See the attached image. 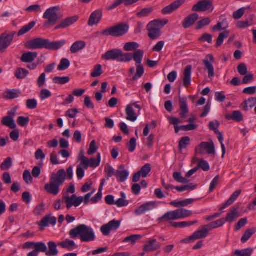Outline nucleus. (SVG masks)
Returning <instances> with one entry per match:
<instances>
[{
  "label": "nucleus",
  "instance_id": "nucleus-15",
  "mask_svg": "<svg viewBox=\"0 0 256 256\" xmlns=\"http://www.w3.org/2000/svg\"><path fill=\"white\" fill-rule=\"evenodd\" d=\"M130 174L128 170L124 169V165H120L115 172V176L118 182H126Z\"/></svg>",
  "mask_w": 256,
  "mask_h": 256
},
{
  "label": "nucleus",
  "instance_id": "nucleus-4",
  "mask_svg": "<svg viewBox=\"0 0 256 256\" xmlns=\"http://www.w3.org/2000/svg\"><path fill=\"white\" fill-rule=\"evenodd\" d=\"M102 58L106 60H116L120 62H128L131 61L130 54L124 53L120 49L114 48L108 50L102 56Z\"/></svg>",
  "mask_w": 256,
  "mask_h": 256
},
{
  "label": "nucleus",
  "instance_id": "nucleus-55",
  "mask_svg": "<svg viewBox=\"0 0 256 256\" xmlns=\"http://www.w3.org/2000/svg\"><path fill=\"white\" fill-rule=\"evenodd\" d=\"M12 160L10 157L7 158L0 164V168L2 170H6L10 168L12 166Z\"/></svg>",
  "mask_w": 256,
  "mask_h": 256
},
{
  "label": "nucleus",
  "instance_id": "nucleus-64",
  "mask_svg": "<svg viewBox=\"0 0 256 256\" xmlns=\"http://www.w3.org/2000/svg\"><path fill=\"white\" fill-rule=\"evenodd\" d=\"M237 69L238 73L242 76H244L248 73V68L245 64H240L238 66Z\"/></svg>",
  "mask_w": 256,
  "mask_h": 256
},
{
  "label": "nucleus",
  "instance_id": "nucleus-31",
  "mask_svg": "<svg viewBox=\"0 0 256 256\" xmlns=\"http://www.w3.org/2000/svg\"><path fill=\"white\" fill-rule=\"evenodd\" d=\"M2 124L13 129L16 128V125L14 120V118L12 116H4L1 120Z\"/></svg>",
  "mask_w": 256,
  "mask_h": 256
},
{
  "label": "nucleus",
  "instance_id": "nucleus-11",
  "mask_svg": "<svg viewBox=\"0 0 256 256\" xmlns=\"http://www.w3.org/2000/svg\"><path fill=\"white\" fill-rule=\"evenodd\" d=\"M212 2L210 0H202L194 4L192 10L193 12H206L212 8Z\"/></svg>",
  "mask_w": 256,
  "mask_h": 256
},
{
  "label": "nucleus",
  "instance_id": "nucleus-46",
  "mask_svg": "<svg viewBox=\"0 0 256 256\" xmlns=\"http://www.w3.org/2000/svg\"><path fill=\"white\" fill-rule=\"evenodd\" d=\"M177 212L178 213V218L182 219L185 218H188L192 215V212L190 210L183 209V208H179L177 209Z\"/></svg>",
  "mask_w": 256,
  "mask_h": 256
},
{
  "label": "nucleus",
  "instance_id": "nucleus-63",
  "mask_svg": "<svg viewBox=\"0 0 256 256\" xmlns=\"http://www.w3.org/2000/svg\"><path fill=\"white\" fill-rule=\"evenodd\" d=\"M23 178L26 184H32V177L28 170H25L23 174Z\"/></svg>",
  "mask_w": 256,
  "mask_h": 256
},
{
  "label": "nucleus",
  "instance_id": "nucleus-18",
  "mask_svg": "<svg viewBox=\"0 0 256 256\" xmlns=\"http://www.w3.org/2000/svg\"><path fill=\"white\" fill-rule=\"evenodd\" d=\"M214 62V58L212 55L208 54L207 58L204 60L203 62L205 66V69L208 70V77L212 78L214 76V66L211 64Z\"/></svg>",
  "mask_w": 256,
  "mask_h": 256
},
{
  "label": "nucleus",
  "instance_id": "nucleus-59",
  "mask_svg": "<svg viewBox=\"0 0 256 256\" xmlns=\"http://www.w3.org/2000/svg\"><path fill=\"white\" fill-rule=\"evenodd\" d=\"M136 146V140L134 138H130L129 142L128 144V148L130 152H134Z\"/></svg>",
  "mask_w": 256,
  "mask_h": 256
},
{
  "label": "nucleus",
  "instance_id": "nucleus-43",
  "mask_svg": "<svg viewBox=\"0 0 256 256\" xmlns=\"http://www.w3.org/2000/svg\"><path fill=\"white\" fill-rule=\"evenodd\" d=\"M101 160V156L100 153L96 155V158H92L89 160V166L96 168L100 166Z\"/></svg>",
  "mask_w": 256,
  "mask_h": 256
},
{
  "label": "nucleus",
  "instance_id": "nucleus-45",
  "mask_svg": "<svg viewBox=\"0 0 256 256\" xmlns=\"http://www.w3.org/2000/svg\"><path fill=\"white\" fill-rule=\"evenodd\" d=\"M256 104V98H251L248 100L244 101L242 104V106L245 110H247L248 107L252 108Z\"/></svg>",
  "mask_w": 256,
  "mask_h": 256
},
{
  "label": "nucleus",
  "instance_id": "nucleus-22",
  "mask_svg": "<svg viewBox=\"0 0 256 256\" xmlns=\"http://www.w3.org/2000/svg\"><path fill=\"white\" fill-rule=\"evenodd\" d=\"M239 206H235L232 208L228 212L224 220L225 222H232L236 219L239 217V212L238 210Z\"/></svg>",
  "mask_w": 256,
  "mask_h": 256
},
{
  "label": "nucleus",
  "instance_id": "nucleus-56",
  "mask_svg": "<svg viewBox=\"0 0 256 256\" xmlns=\"http://www.w3.org/2000/svg\"><path fill=\"white\" fill-rule=\"evenodd\" d=\"M211 20L209 18H204L198 22L196 27V30H200L203 26L208 25Z\"/></svg>",
  "mask_w": 256,
  "mask_h": 256
},
{
  "label": "nucleus",
  "instance_id": "nucleus-54",
  "mask_svg": "<svg viewBox=\"0 0 256 256\" xmlns=\"http://www.w3.org/2000/svg\"><path fill=\"white\" fill-rule=\"evenodd\" d=\"M142 238V236L140 234H134L131 235L130 236H127L126 238H124L122 242H130L132 244H134L136 242V240L138 239H140Z\"/></svg>",
  "mask_w": 256,
  "mask_h": 256
},
{
  "label": "nucleus",
  "instance_id": "nucleus-19",
  "mask_svg": "<svg viewBox=\"0 0 256 256\" xmlns=\"http://www.w3.org/2000/svg\"><path fill=\"white\" fill-rule=\"evenodd\" d=\"M56 223V218L54 216H52L50 214L46 215L40 222H38V224L40 228V230H43L44 228L46 227L48 224L54 226Z\"/></svg>",
  "mask_w": 256,
  "mask_h": 256
},
{
  "label": "nucleus",
  "instance_id": "nucleus-3",
  "mask_svg": "<svg viewBox=\"0 0 256 256\" xmlns=\"http://www.w3.org/2000/svg\"><path fill=\"white\" fill-rule=\"evenodd\" d=\"M72 238L75 239L80 237L82 242H90L94 241L96 235L94 230L90 226L84 224L78 226L76 228L72 229L69 232Z\"/></svg>",
  "mask_w": 256,
  "mask_h": 256
},
{
  "label": "nucleus",
  "instance_id": "nucleus-33",
  "mask_svg": "<svg viewBox=\"0 0 256 256\" xmlns=\"http://www.w3.org/2000/svg\"><path fill=\"white\" fill-rule=\"evenodd\" d=\"M49 250L46 252V255L47 256H55L58 253L57 249L56 244L54 242H49L48 244Z\"/></svg>",
  "mask_w": 256,
  "mask_h": 256
},
{
  "label": "nucleus",
  "instance_id": "nucleus-39",
  "mask_svg": "<svg viewBox=\"0 0 256 256\" xmlns=\"http://www.w3.org/2000/svg\"><path fill=\"white\" fill-rule=\"evenodd\" d=\"M173 178L174 180L181 184H188L189 182V180L182 176V173L178 172H176L173 173Z\"/></svg>",
  "mask_w": 256,
  "mask_h": 256
},
{
  "label": "nucleus",
  "instance_id": "nucleus-25",
  "mask_svg": "<svg viewBox=\"0 0 256 256\" xmlns=\"http://www.w3.org/2000/svg\"><path fill=\"white\" fill-rule=\"evenodd\" d=\"M78 16H77L69 17L62 21L60 24L55 27L54 29L58 30L60 28H66L74 24L78 20Z\"/></svg>",
  "mask_w": 256,
  "mask_h": 256
},
{
  "label": "nucleus",
  "instance_id": "nucleus-61",
  "mask_svg": "<svg viewBox=\"0 0 256 256\" xmlns=\"http://www.w3.org/2000/svg\"><path fill=\"white\" fill-rule=\"evenodd\" d=\"M26 11L27 12H41L42 10L40 8V6L39 4H34L30 6L26 9Z\"/></svg>",
  "mask_w": 256,
  "mask_h": 256
},
{
  "label": "nucleus",
  "instance_id": "nucleus-49",
  "mask_svg": "<svg viewBox=\"0 0 256 256\" xmlns=\"http://www.w3.org/2000/svg\"><path fill=\"white\" fill-rule=\"evenodd\" d=\"M151 165L150 164H146L140 169L139 172L142 174L143 178L147 177L148 174L151 171Z\"/></svg>",
  "mask_w": 256,
  "mask_h": 256
},
{
  "label": "nucleus",
  "instance_id": "nucleus-17",
  "mask_svg": "<svg viewBox=\"0 0 256 256\" xmlns=\"http://www.w3.org/2000/svg\"><path fill=\"white\" fill-rule=\"evenodd\" d=\"M185 1L186 0H176L170 5L163 8L162 12L164 14H170L180 8Z\"/></svg>",
  "mask_w": 256,
  "mask_h": 256
},
{
  "label": "nucleus",
  "instance_id": "nucleus-14",
  "mask_svg": "<svg viewBox=\"0 0 256 256\" xmlns=\"http://www.w3.org/2000/svg\"><path fill=\"white\" fill-rule=\"evenodd\" d=\"M180 90H179V102H180V118L182 119L186 118L187 116V114L188 112V108L187 104L188 99L186 96H180Z\"/></svg>",
  "mask_w": 256,
  "mask_h": 256
},
{
  "label": "nucleus",
  "instance_id": "nucleus-24",
  "mask_svg": "<svg viewBox=\"0 0 256 256\" xmlns=\"http://www.w3.org/2000/svg\"><path fill=\"white\" fill-rule=\"evenodd\" d=\"M162 244L157 242L156 239L149 240L144 246V250L146 252H153L160 248Z\"/></svg>",
  "mask_w": 256,
  "mask_h": 256
},
{
  "label": "nucleus",
  "instance_id": "nucleus-1",
  "mask_svg": "<svg viewBox=\"0 0 256 256\" xmlns=\"http://www.w3.org/2000/svg\"><path fill=\"white\" fill-rule=\"evenodd\" d=\"M66 43L64 40L58 42H50L48 39L38 38L28 41L24 44L28 50H37L46 48L50 50H58Z\"/></svg>",
  "mask_w": 256,
  "mask_h": 256
},
{
  "label": "nucleus",
  "instance_id": "nucleus-34",
  "mask_svg": "<svg viewBox=\"0 0 256 256\" xmlns=\"http://www.w3.org/2000/svg\"><path fill=\"white\" fill-rule=\"evenodd\" d=\"M253 16H250L247 18L246 21H238L236 22V26L238 28L244 29L252 25Z\"/></svg>",
  "mask_w": 256,
  "mask_h": 256
},
{
  "label": "nucleus",
  "instance_id": "nucleus-10",
  "mask_svg": "<svg viewBox=\"0 0 256 256\" xmlns=\"http://www.w3.org/2000/svg\"><path fill=\"white\" fill-rule=\"evenodd\" d=\"M64 201L66 204V208L69 209L72 206H78L83 202V196L77 197L73 194L71 198L69 196H64Z\"/></svg>",
  "mask_w": 256,
  "mask_h": 256
},
{
  "label": "nucleus",
  "instance_id": "nucleus-60",
  "mask_svg": "<svg viewBox=\"0 0 256 256\" xmlns=\"http://www.w3.org/2000/svg\"><path fill=\"white\" fill-rule=\"evenodd\" d=\"M30 122V118L28 117H24L20 116L18 117L17 122L21 126H26Z\"/></svg>",
  "mask_w": 256,
  "mask_h": 256
},
{
  "label": "nucleus",
  "instance_id": "nucleus-50",
  "mask_svg": "<svg viewBox=\"0 0 256 256\" xmlns=\"http://www.w3.org/2000/svg\"><path fill=\"white\" fill-rule=\"evenodd\" d=\"M35 250L38 253V252H45L48 250L46 244L43 242H36L34 246Z\"/></svg>",
  "mask_w": 256,
  "mask_h": 256
},
{
  "label": "nucleus",
  "instance_id": "nucleus-57",
  "mask_svg": "<svg viewBox=\"0 0 256 256\" xmlns=\"http://www.w3.org/2000/svg\"><path fill=\"white\" fill-rule=\"evenodd\" d=\"M245 8H242L234 12L232 14V17L234 20H239L240 19L244 14L245 10Z\"/></svg>",
  "mask_w": 256,
  "mask_h": 256
},
{
  "label": "nucleus",
  "instance_id": "nucleus-12",
  "mask_svg": "<svg viewBox=\"0 0 256 256\" xmlns=\"http://www.w3.org/2000/svg\"><path fill=\"white\" fill-rule=\"evenodd\" d=\"M156 22H157V21H151L146 26V29L148 31V36L152 40H156L160 36V29L154 26Z\"/></svg>",
  "mask_w": 256,
  "mask_h": 256
},
{
  "label": "nucleus",
  "instance_id": "nucleus-20",
  "mask_svg": "<svg viewBox=\"0 0 256 256\" xmlns=\"http://www.w3.org/2000/svg\"><path fill=\"white\" fill-rule=\"evenodd\" d=\"M199 15L196 13H194L186 16L182 22V26L184 28H188L192 26L198 19Z\"/></svg>",
  "mask_w": 256,
  "mask_h": 256
},
{
  "label": "nucleus",
  "instance_id": "nucleus-27",
  "mask_svg": "<svg viewBox=\"0 0 256 256\" xmlns=\"http://www.w3.org/2000/svg\"><path fill=\"white\" fill-rule=\"evenodd\" d=\"M242 192V190H239L235 191L230 196V198L228 199V200L223 204V206L221 207L220 210H222L226 208L227 207L229 206L231 204H232L238 198L239 196Z\"/></svg>",
  "mask_w": 256,
  "mask_h": 256
},
{
  "label": "nucleus",
  "instance_id": "nucleus-38",
  "mask_svg": "<svg viewBox=\"0 0 256 256\" xmlns=\"http://www.w3.org/2000/svg\"><path fill=\"white\" fill-rule=\"evenodd\" d=\"M121 198L116 200L115 202V205L118 207L120 208L127 206L128 204V200H126V195L124 192H120Z\"/></svg>",
  "mask_w": 256,
  "mask_h": 256
},
{
  "label": "nucleus",
  "instance_id": "nucleus-9",
  "mask_svg": "<svg viewBox=\"0 0 256 256\" xmlns=\"http://www.w3.org/2000/svg\"><path fill=\"white\" fill-rule=\"evenodd\" d=\"M208 234V230H206L203 226L202 228L198 230L193 233L187 238H184L180 241L181 243L188 244L194 242L196 240L206 238Z\"/></svg>",
  "mask_w": 256,
  "mask_h": 256
},
{
  "label": "nucleus",
  "instance_id": "nucleus-51",
  "mask_svg": "<svg viewBox=\"0 0 256 256\" xmlns=\"http://www.w3.org/2000/svg\"><path fill=\"white\" fill-rule=\"evenodd\" d=\"M255 232L256 230L254 228L247 230L242 235L241 242L242 243L246 242Z\"/></svg>",
  "mask_w": 256,
  "mask_h": 256
},
{
  "label": "nucleus",
  "instance_id": "nucleus-48",
  "mask_svg": "<svg viewBox=\"0 0 256 256\" xmlns=\"http://www.w3.org/2000/svg\"><path fill=\"white\" fill-rule=\"evenodd\" d=\"M70 80L69 76H56L53 80V82L54 84H64Z\"/></svg>",
  "mask_w": 256,
  "mask_h": 256
},
{
  "label": "nucleus",
  "instance_id": "nucleus-21",
  "mask_svg": "<svg viewBox=\"0 0 256 256\" xmlns=\"http://www.w3.org/2000/svg\"><path fill=\"white\" fill-rule=\"evenodd\" d=\"M102 13L100 10H96L92 12L90 17L88 24L90 26H93L97 24L102 20Z\"/></svg>",
  "mask_w": 256,
  "mask_h": 256
},
{
  "label": "nucleus",
  "instance_id": "nucleus-26",
  "mask_svg": "<svg viewBox=\"0 0 256 256\" xmlns=\"http://www.w3.org/2000/svg\"><path fill=\"white\" fill-rule=\"evenodd\" d=\"M37 56L36 52H28L22 54L20 60L23 62L30 63L35 60Z\"/></svg>",
  "mask_w": 256,
  "mask_h": 256
},
{
  "label": "nucleus",
  "instance_id": "nucleus-41",
  "mask_svg": "<svg viewBox=\"0 0 256 256\" xmlns=\"http://www.w3.org/2000/svg\"><path fill=\"white\" fill-rule=\"evenodd\" d=\"M230 32L228 30H225L222 32L220 34L218 38L216 40V47L220 46L224 42V40L225 38H228L229 36Z\"/></svg>",
  "mask_w": 256,
  "mask_h": 256
},
{
  "label": "nucleus",
  "instance_id": "nucleus-37",
  "mask_svg": "<svg viewBox=\"0 0 256 256\" xmlns=\"http://www.w3.org/2000/svg\"><path fill=\"white\" fill-rule=\"evenodd\" d=\"M36 22L34 21L30 22L28 24L23 26L18 32V36H21L30 30L35 26Z\"/></svg>",
  "mask_w": 256,
  "mask_h": 256
},
{
  "label": "nucleus",
  "instance_id": "nucleus-58",
  "mask_svg": "<svg viewBox=\"0 0 256 256\" xmlns=\"http://www.w3.org/2000/svg\"><path fill=\"white\" fill-rule=\"evenodd\" d=\"M112 230H116L120 227V221L116 220H115L110 221L107 224Z\"/></svg>",
  "mask_w": 256,
  "mask_h": 256
},
{
  "label": "nucleus",
  "instance_id": "nucleus-44",
  "mask_svg": "<svg viewBox=\"0 0 256 256\" xmlns=\"http://www.w3.org/2000/svg\"><path fill=\"white\" fill-rule=\"evenodd\" d=\"M252 252V248H248L242 250H236L234 254L236 256H251Z\"/></svg>",
  "mask_w": 256,
  "mask_h": 256
},
{
  "label": "nucleus",
  "instance_id": "nucleus-53",
  "mask_svg": "<svg viewBox=\"0 0 256 256\" xmlns=\"http://www.w3.org/2000/svg\"><path fill=\"white\" fill-rule=\"evenodd\" d=\"M102 72V66L100 64H98L94 66V70L91 73L90 76L92 78H96L100 76Z\"/></svg>",
  "mask_w": 256,
  "mask_h": 256
},
{
  "label": "nucleus",
  "instance_id": "nucleus-2",
  "mask_svg": "<svg viewBox=\"0 0 256 256\" xmlns=\"http://www.w3.org/2000/svg\"><path fill=\"white\" fill-rule=\"evenodd\" d=\"M66 178V172L64 169L58 170L56 174L52 172L50 182L44 186V190L50 194L56 196L60 191V187L62 185Z\"/></svg>",
  "mask_w": 256,
  "mask_h": 256
},
{
  "label": "nucleus",
  "instance_id": "nucleus-23",
  "mask_svg": "<svg viewBox=\"0 0 256 256\" xmlns=\"http://www.w3.org/2000/svg\"><path fill=\"white\" fill-rule=\"evenodd\" d=\"M192 70V67L190 65L187 66L184 70L183 86L186 88H188L191 84Z\"/></svg>",
  "mask_w": 256,
  "mask_h": 256
},
{
  "label": "nucleus",
  "instance_id": "nucleus-16",
  "mask_svg": "<svg viewBox=\"0 0 256 256\" xmlns=\"http://www.w3.org/2000/svg\"><path fill=\"white\" fill-rule=\"evenodd\" d=\"M177 210H170L165 213L162 216L158 218V221L161 222H172L173 220H179Z\"/></svg>",
  "mask_w": 256,
  "mask_h": 256
},
{
  "label": "nucleus",
  "instance_id": "nucleus-32",
  "mask_svg": "<svg viewBox=\"0 0 256 256\" xmlns=\"http://www.w3.org/2000/svg\"><path fill=\"white\" fill-rule=\"evenodd\" d=\"M86 44L83 41H76L74 42L70 48V52L75 54L85 48Z\"/></svg>",
  "mask_w": 256,
  "mask_h": 256
},
{
  "label": "nucleus",
  "instance_id": "nucleus-40",
  "mask_svg": "<svg viewBox=\"0 0 256 256\" xmlns=\"http://www.w3.org/2000/svg\"><path fill=\"white\" fill-rule=\"evenodd\" d=\"M190 138L189 136L182 137L179 141L178 148L180 150L186 148L190 144Z\"/></svg>",
  "mask_w": 256,
  "mask_h": 256
},
{
  "label": "nucleus",
  "instance_id": "nucleus-29",
  "mask_svg": "<svg viewBox=\"0 0 256 256\" xmlns=\"http://www.w3.org/2000/svg\"><path fill=\"white\" fill-rule=\"evenodd\" d=\"M58 246L62 248H67L69 250H72L76 246V244L74 240L66 239L64 241L58 242Z\"/></svg>",
  "mask_w": 256,
  "mask_h": 256
},
{
  "label": "nucleus",
  "instance_id": "nucleus-28",
  "mask_svg": "<svg viewBox=\"0 0 256 256\" xmlns=\"http://www.w3.org/2000/svg\"><path fill=\"white\" fill-rule=\"evenodd\" d=\"M225 117L228 120H234L236 122H240L244 119L242 113L239 110H234L231 114H226Z\"/></svg>",
  "mask_w": 256,
  "mask_h": 256
},
{
  "label": "nucleus",
  "instance_id": "nucleus-62",
  "mask_svg": "<svg viewBox=\"0 0 256 256\" xmlns=\"http://www.w3.org/2000/svg\"><path fill=\"white\" fill-rule=\"evenodd\" d=\"M98 147L96 146V142L95 140H92L90 144V148L88 150V155H92L94 154L97 150Z\"/></svg>",
  "mask_w": 256,
  "mask_h": 256
},
{
  "label": "nucleus",
  "instance_id": "nucleus-5",
  "mask_svg": "<svg viewBox=\"0 0 256 256\" xmlns=\"http://www.w3.org/2000/svg\"><path fill=\"white\" fill-rule=\"evenodd\" d=\"M129 26L126 23H120L114 26L108 28L103 30L101 34L104 36L120 37L128 33Z\"/></svg>",
  "mask_w": 256,
  "mask_h": 256
},
{
  "label": "nucleus",
  "instance_id": "nucleus-6",
  "mask_svg": "<svg viewBox=\"0 0 256 256\" xmlns=\"http://www.w3.org/2000/svg\"><path fill=\"white\" fill-rule=\"evenodd\" d=\"M128 54H130L132 56L131 60L134 58L136 63V73L131 79L132 81H135L138 78H140L144 74V68L142 64L144 52L142 50H138L133 54L132 53Z\"/></svg>",
  "mask_w": 256,
  "mask_h": 256
},
{
  "label": "nucleus",
  "instance_id": "nucleus-52",
  "mask_svg": "<svg viewBox=\"0 0 256 256\" xmlns=\"http://www.w3.org/2000/svg\"><path fill=\"white\" fill-rule=\"evenodd\" d=\"M154 10L152 7L143 8L140 12L136 14V16L139 18L146 17L149 16Z\"/></svg>",
  "mask_w": 256,
  "mask_h": 256
},
{
  "label": "nucleus",
  "instance_id": "nucleus-7",
  "mask_svg": "<svg viewBox=\"0 0 256 256\" xmlns=\"http://www.w3.org/2000/svg\"><path fill=\"white\" fill-rule=\"evenodd\" d=\"M59 9L58 6H53L46 10L42 18L47 20L44 23V26L48 28L56 24L58 20V12Z\"/></svg>",
  "mask_w": 256,
  "mask_h": 256
},
{
  "label": "nucleus",
  "instance_id": "nucleus-13",
  "mask_svg": "<svg viewBox=\"0 0 256 256\" xmlns=\"http://www.w3.org/2000/svg\"><path fill=\"white\" fill-rule=\"evenodd\" d=\"M156 206V203L154 202H149L144 203L137 208L134 213L136 216H140L145 214L147 212L150 211L154 209Z\"/></svg>",
  "mask_w": 256,
  "mask_h": 256
},
{
  "label": "nucleus",
  "instance_id": "nucleus-35",
  "mask_svg": "<svg viewBox=\"0 0 256 256\" xmlns=\"http://www.w3.org/2000/svg\"><path fill=\"white\" fill-rule=\"evenodd\" d=\"M20 92L16 89L7 90L4 93V98L6 99H14L19 96Z\"/></svg>",
  "mask_w": 256,
  "mask_h": 256
},
{
  "label": "nucleus",
  "instance_id": "nucleus-36",
  "mask_svg": "<svg viewBox=\"0 0 256 256\" xmlns=\"http://www.w3.org/2000/svg\"><path fill=\"white\" fill-rule=\"evenodd\" d=\"M29 74L28 71L24 68H18L14 72V76L18 80L24 79Z\"/></svg>",
  "mask_w": 256,
  "mask_h": 256
},
{
  "label": "nucleus",
  "instance_id": "nucleus-42",
  "mask_svg": "<svg viewBox=\"0 0 256 256\" xmlns=\"http://www.w3.org/2000/svg\"><path fill=\"white\" fill-rule=\"evenodd\" d=\"M139 46V44L136 42H128L124 44V50L127 52L137 50Z\"/></svg>",
  "mask_w": 256,
  "mask_h": 256
},
{
  "label": "nucleus",
  "instance_id": "nucleus-30",
  "mask_svg": "<svg viewBox=\"0 0 256 256\" xmlns=\"http://www.w3.org/2000/svg\"><path fill=\"white\" fill-rule=\"evenodd\" d=\"M126 113L127 116L126 119L131 122H134L136 120L138 116L134 112V110L131 104L127 106L126 109Z\"/></svg>",
  "mask_w": 256,
  "mask_h": 256
},
{
  "label": "nucleus",
  "instance_id": "nucleus-47",
  "mask_svg": "<svg viewBox=\"0 0 256 256\" xmlns=\"http://www.w3.org/2000/svg\"><path fill=\"white\" fill-rule=\"evenodd\" d=\"M70 66V60L66 58L61 60L60 64L58 66V70H67Z\"/></svg>",
  "mask_w": 256,
  "mask_h": 256
},
{
  "label": "nucleus",
  "instance_id": "nucleus-8",
  "mask_svg": "<svg viewBox=\"0 0 256 256\" xmlns=\"http://www.w3.org/2000/svg\"><path fill=\"white\" fill-rule=\"evenodd\" d=\"M16 32H12L8 34L3 33L0 36V52H4L10 46Z\"/></svg>",
  "mask_w": 256,
  "mask_h": 256
}]
</instances>
